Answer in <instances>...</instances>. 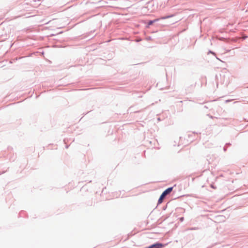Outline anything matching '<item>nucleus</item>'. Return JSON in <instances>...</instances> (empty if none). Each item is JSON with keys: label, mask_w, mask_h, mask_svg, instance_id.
I'll list each match as a JSON object with an SVG mask.
<instances>
[{"label": "nucleus", "mask_w": 248, "mask_h": 248, "mask_svg": "<svg viewBox=\"0 0 248 248\" xmlns=\"http://www.w3.org/2000/svg\"><path fill=\"white\" fill-rule=\"evenodd\" d=\"M172 189L173 187L172 186L169 187L163 191L158 200L157 205L161 204L163 202L164 199L172 191Z\"/></svg>", "instance_id": "1"}, {"label": "nucleus", "mask_w": 248, "mask_h": 248, "mask_svg": "<svg viewBox=\"0 0 248 248\" xmlns=\"http://www.w3.org/2000/svg\"><path fill=\"white\" fill-rule=\"evenodd\" d=\"M164 245L160 242H157L154 243L145 248H162L164 247Z\"/></svg>", "instance_id": "2"}, {"label": "nucleus", "mask_w": 248, "mask_h": 248, "mask_svg": "<svg viewBox=\"0 0 248 248\" xmlns=\"http://www.w3.org/2000/svg\"><path fill=\"white\" fill-rule=\"evenodd\" d=\"M144 110V108L141 109L140 110H135V109H134L133 107H131L128 109L127 111L128 113H139L143 111Z\"/></svg>", "instance_id": "3"}, {"label": "nucleus", "mask_w": 248, "mask_h": 248, "mask_svg": "<svg viewBox=\"0 0 248 248\" xmlns=\"http://www.w3.org/2000/svg\"><path fill=\"white\" fill-rule=\"evenodd\" d=\"M197 134H198L197 133H195L194 132L191 134H189L188 135V138L189 139V140H190L191 141H192L194 140L195 139H196V138H195V137L193 138V136L195 137Z\"/></svg>", "instance_id": "4"}, {"label": "nucleus", "mask_w": 248, "mask_h": 248, "mask_svg": "<svg viewBox=\"0 0 248 248\" xmlns=\"http://www.w3.org/2000/svg\"><path fill=\"white\" fill-rule=\"evenodd\" d=\"M199 229V228L198 227H190V228H187L185 230V231H193V230H198Z\"/></svg>", "instance_id": "5"}, {"label": "nucleus", "mask_w": 248, "mask_h": 248, "mask_svg": "<svg viewBox=\"0 0 248 248\" xmlns=\"http://www.w3.org/2000/svg\"><path fill=\"white\" fill-rule=\"evenodd\" d=\"M159 20V19L158 18H157V19H155L154 20H150L149 23H148V25H152L154 22H156V21H157Z\"/></svg>", "instance_id": "6"}, {"label": "nucleus", "mask_w": 248, "mask_h": 248, "mask_svg": "<svg viewBox=\"0 0 248 248\" xmlns=\"http://www.w3.org/2000/svg\"><path fill=\"white\" fill-rule=\"evenodd\" d=\"M172 16H167L162 17L161 18H160V19H166V18H168L171 17Z\"/></svg>", "instance_id": "7"}, {"label": "nucleus", "mask_w": 248, "mask_h": 248, "mask_svg": "<svg viewBox=\"0 0 248 248\" xmlns=\"http://www.w3.org/2000/svg\"><path fill=\"white\" fill-rule=\"evenodd\" d=\"M222 84H225V86H227L229 84V82H228V80L226 81H225V80H224Z\"/></svg>", "instance_id": "8"}, {"label": "nucleus", "mask_w": 248, "mask_h": 248, "mask_svg": "<svg viewBox=\"0 0 248 248\" xmlns=\"http://www.w3.org/2000/svg\"><path fill=\"white\" fill-rule=\"evenodd\" d=\"M231 101H232V100H231V99H228V100H226V101H225V102H226V103H228V102H231Z\"/></svg>", "instance_id": "9"}, {"label": "nucleus", "mask_w": 248, "mask_h": 248, "mask_svg": "<svg viewBox=\"0 0 248 248\" xmlns=\"http://www.w3.org/2000/svg\"><path fill=\"white\" fill-rule=\"evenodd\" d=\"M223 150H224V151H226V150H227V147H226V146H225L224 147V148H223Z\"/></svg>", "instance_id": "10"}, {"label": "nucleus", "mask_w": 248, "mask_h": 248, "mask_svg": "<svg viewBox=\"0 0 248 248\" xmlns=\"http://www.w3.org/2000/svg\"><path fill=\"white\" fill-rule=\"evenodd\" d=\"M183 220H184V217H181L180 218V220L181 221H183Z\"/></svg>", "instance_id": "11"}, {"label": "nucleus", "mask_w": 248, "mask_h": 248, "mask_svg": "<svg viewBox=\"0 0 248 248\" xmlns=\"http://www.w3.org/2000/svg\"><path fill=\"white\" fill-rule=\"evenodd\" d=\"M211 119H213V117L211 115H210V114H208L207 115Z\"/></svg>", "instance_id": "12"}, {"label": "nucleus", "mask_w": 248, "mask_h": 248, "mask_svg": "<svg viewBox=\"0 0 248 248\" xmlns=\"http://www.w3.org/2000/svg\"><path fill=\"white\" fill-rule=\"evenodd\" d=\"M230 145H231V144L230 143H226L225 145V146H229Z\"/></svg>", "instance_id": "13"}, {"label": "nucleus", "mask_w": 248, "mask_h": 248, "mask_svg": "<svg viewBox=\"0 0 248 248\" xmlns=\"http://www.w3.org/2000/svg\"><path fill=\"white\" fill-rule=\"evenodd\" d=\"M218 81H217V87H218Z\"/></svg>", "instance_id": "14"}, {"label": "nucleus", "mask_w": 248, "mask_h": 248, "mask_svg": "<svg viewBox=\"0 0 248 248\" xmlns=\"http://www.w3.org/2000/svg\"><path fill=\"white\" fill-rule=\"evenodd\" d=\"M216 79L217 80V75L216 76Z\"/></svg>", "instance_id": "15"}, {"label": "nucleus", "mask_w": 248, "mask_h": 248, "mask_svg": "<svg viewBox=\"0 0 248 248\" xmlns=\"http://www.w3.org/2000/svg\"><path fill=\"white\" fill-rule=\"evenodd\" d=\"M157 120H158V121H160L161 120V119H160V118H157Z\"/></svg>", "instance_id": "16"}, {"label": "nucleus", "mask_w": 248, "mask_h": 248, "mask_svg": "<svg viewBox=\"0 0 248 248\" xmlns=\"http://www.w3.org/2000/svg\"><path fill=\"white\" fill-rule=\"evenodd\" d=\"M68 147H69V146H68V145H66V146H65V148H68Z\"/></svg>", "instance_id": "17"}, {"label": "nucleus", "mask_w": 248, "mask_h": 248, "mask_svg": "<svg viewBox=\"0 0 248 248\" xmlns=\"http://www.w3.org/2000/svg\"><path fill=\"white\" fill-rule=\"evenodd\" d=\"M23 212H21L20 214L21 215V214H22Z\"/></svg>", "instance_id": "18"}]
</instances>
